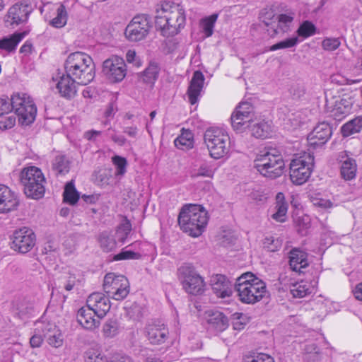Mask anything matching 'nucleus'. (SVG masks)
Instances as JSON below:
<instances>
[{
    "label": "nucleus",
    "mask_w": 362,
    "mask_h": 362,
    "mask_svg": "<svg viewBox=\"0 0 362 362\" xmlns=\"http://www.w3.org/2000/svg\"><path fill=\"white\" fill-rule=\"evenodd\" d=\"M155 24L163 36L177 35L185 24V13L182 6L171 1L157 4Z\"/></svg>",
    "instance_id": "1"
},
{
    "label": "nucleus",
    "mask_w": 362,
    "mask_h": 362,
    "mask_svg": "<svg viewBox=\"0 0 362 362\" xmlns=\"http://www.w3.org/2000/svg\"><path fill=\"white\" fill-rule=\"evenodd\" d=\"M65 74L78 84L87 85L95 77V64L92 58L82 52L70 54L64 62Z\"/></svg>",
    "instance_id": "2"
},
{
    "label": "nucleus",
    "mask_w": 362,
    "mask_h": 362,
    "mask_svg": "<svg viewBox=\"0 0 362 362\" xmlns=\"http://www.w3.org/2000/svg\"><path fill=\"white\" fill-rule=\"evenodd\" d=\"M235 289L239 300L245 304H255L266 294V284L252 273L247 272L236 279Z\"/></svg>",
    "instance_id": "3"
},
{
    "label": "nucleus",
    "mask_w": 362,
    "mask_h": 362,
    "mask_svg": "<svg viewBox=\"0 0 362 362\" xmlns=\"http://www.w3.org/2000/svg\"><path fill=\"white\" fill-rule=\"evenodd\" d=\"M207 222V212L202 206L197 204L184 206L178 216L181 229L192 237L199 236Z\"/></svg>",
    "instance_id": "4"
},
{
    "label": "nucleus",
    "mask_w": 362,
    "mask_h": 362,
    "mask_svg": "<svg viewBox=\"0 0 362 362\" xmlns=\"http://www.w3.org/2000/svg\"><path fill=\"white\" fill-rule=\"evenodd\" d=\"M284 165L281 155L273 148L261 150L254 160V168L263 176L272 179L282 175Z\"/></svg>",
    "instance_id": "5"
},
{
    "label": "nucleus",
    "mask_w": 362,
    "mask_h": 362,
    "mask_svg": "<svg viewBox=\"0 0 362 362\" xmlns=\"http://www.w3.org/2000/svg\"><path fill=\"white\" fill-rule=\"evenodd\" d=\"M20 182L27 197L39 199L44 197L46 180L40 168L35 166L24 168L20 173Z\"/></svg>",
    "instance_id": "6"
},
{
    "label": "nucleus",
    "mask_w": 362,
    "mask_h": 362,
    "mask_svg": "<svg viewBox=\"0 0 362 362\" xmlns=\"http://www.w3.org/2000/svg\"><path fill=\"white\" fill-rule=\"evenodd\" d=\"M204 139L212 158L218 159L228 153L230 139L221 129L209 128L204 133Z\"/></svg>",
    "instance_id": "7"
},
{
    "label": "nucleus",
    "mask_w": 362,
    "mask_h": 362,
    "mask_svg": "<svg viewBox=\"0 0 362 362\" xmlns=\"http://www.w3.org/2000/svg\"><path fill=\"white\" fill-rule=\"evenodd\" d=\"M11 106L21 125L28 126L33 123L37 115V107L30 96L26 94H14L11 97Z\"/></svg>",
    "instance_id": "8"
},
{
    "label": "nucleus",
    "mask_w": 362,
    "mask_h": 362,
    "mask_svg": "<svg viewBox=\"0 0 362 362\" xmlns=\"http://www.w3.org/2000/svg\"><path fill=\"white\" fill-rule=\"evenodd\" d=\"M178 277L184 290L191 295H201L204 291L203 278L190 264H185L178 269Z\"/></svg>",
    "instance_id": "9"
},
{
    "label": "nucleus",
    "mask_w": 362,
    "mask_h": 362,
    "mask_svg": "<svg viewBox=\"0 0 362 362\" xmlns=\"http://www.w3.org/2000/svg\"><path fill=\"white\" fill-rule=\"evenodd\" d=\"M295 18V13L289 11L281 13L275 16L272 11L262 13L260 18L262 23L267 27L269 35L274 37L279 32L283 33L291 30Z\"/></svg>",
    "instance_id": "10"
},
{
    "label": "nucleus",
    "mask_w": 362,
    "mask_h": 362,
    "mask_svg": "<svg viewBox=\"0 0 362 362\" xmlns=\"http://www.w3.org/2000/svg\"><path fill=\"white\" fill-rule=\"evenodd\" d=\"M314 164V157L310 153L293 158L290 163V178L297 185L305 183L310 177Z\"/></svg>",
    "instance_id": "11"
},
{
    "label": "nucleus",
    "mask_w": 362,
    "mask_h": 362,
    "mask_svg": "<svg viewBox=\"0 0 362 362\" xmlns=\"http://www.w3.org/2000/svg\"><path fill=\"white\" fill-rule=\"evenodd\" d=\"M151 26V18L149 15H136L127 25L124 30L125 37L131 42L141 41L148 35Z\"/></svg>",
    "instance_id": "12"
},
{
    "label": "nucleus",
    "mask_w": 362,
    "mask_h": 362,
    "mask_svg": "<svg viewBox=\"0 0 362 362\" xmlns=\"http://www.w3.org/2000/svg\"><path fill=\"white\" fill-rule=\"evenodd\" d=\"M103 290L116 300L124 299L129 293V283L123 275L108 273L104 277Z\"/></svg>",
    "instance_id": "13"
},
{
    "label": "nucleus",
    "mask_w": 362,
    "mask_h": 362,
    "mask_svg": "<svg viewBox=\"0 0 362 362\" xmlns=\"http://www.w3.org/2000/svg\"><path fill=\"white\" fill-rule=\"evenodd\" d=\"M11 247L22 254L30 252L35 245L36 237L34 232L26 227L13 232Z\"/></svg>",
    "instance_id": "14"
},
{
    "label": "nucleus",
    "mask_w": 362,
    "mask_h": 362,
    "mask_svg": "<svg viewBox=\"0 0 362 362\" xmlns=\"http://www.w3.org/2000/svg\"><path fill=\"white\" fill-rule=\"evenodd\" d=\"M103 72L112 82H119L127 74L126 64L122 58L112 57L103 62Z\"/></svg>",
    "instance_id": "15"
},
{
    "label": "nucleus",
    "mask_w": 362,
    "mask_h": 362,
    "mask_svg": "<svg viewBox=\"0 0 362 362\" xmlns=\"http://www.w3.org/2000/svg\"><path fill=\"white\" fill-rule=\"evenodd\" d=\"M86 305L100 319L103 318L110 309V301L107 296L100 292L91 293L87 298Z\"/></svg>",
    "instance_id": "16"
},
{
    "label": "nucleus",
    "mask_w": 362,
    "mask_h": 362,
    "mask_svg": "<svg viewBox=\"0 0 362 362\" xmlns=\"http://www.w3.org/2000/svg\"><path fill=\"white\" fill-rule=\"evenodd\" d=\"M30 13L28 4H16L10 7L5 16V23L6 26L18 25L27 21Z\"/></svg>",
    "instance_id": "17"
},
{
    "label": "nucleus",
    "mask_w": 362,
    "mask_h": 362,
    "mask_svg": "<svg viewBox=\"0 0 362 362\" xmlns=\"http://www.w3.org/2000/svg\"><path fill=\"white\" fill-rule=\"evenodd\" d=\"M332 134V127L327 122L317 124L308 136V141L310 146L316 148L327 143Z\"/></svg>",
    "instance_id": "18"
},
{
    "label": "nucleus",
    "mask_w": 362,
    "mask_h": 362,
    "mask_svg": "<svg viewBox=\"0 0 362 362\" xmlns=\"http://www.w3.org/2000/svg\"><path fill=\"white\" fill-rule=\"evenodd\" d=\"M147 339L151 344H161L168 338V329L160 322L148 324L145 327Z\"/></svg>",
    "instance_id": "19"
},
{
    "label": "nucleus",
    "mask_w": 362,
    "mask_h": 362,
    "mask_svg": "<svg viewBox=\"0 0 362 362\" xmlns=\"http://www.w3.org/2000/svg\"><path fill=\"white\" fill-rule=\"evenodd\" d=\"M37 330L39 332L42 331L50 346L58 348L63 344L62 334L54 324L42 322L39 325Z\"/></svg>",
    "instance_id": "20"
},
{
    "label": "nucleus",
    "mask_w": 362,
    "mask_h": 362,
    "mask_svg": "<svg viewBox=\"0 0 362 362\" xmlns=\"http://www.w3.org/2000/svg\"><path fill=\"white\" fill-rule=\"evenodd\" d=\"M204 79L202 71H196L194 72L187 92L189 102L191 105H194L198 102L204 86Z\"/></svg>",
    "instance_id": "21"
},
{
    "label": "nucleus",
    "mask_w": 362,
    "mask_h": 362,
    "mask_svg": "<svg viewBox=\"0 0 362 362\" xmlns=\"http://www.w3.org/2000/svg\"><path fill=\"white\" fill-rule=\"evenodd\" d=\"M96 314L90 308L82 307L78 310L77 320L78 323L85 329L93 330L100 325V319L95 317Z\"/></svg>",
    "instance_id": "22"
},
{
    "label": "nucleus",
    "mask_w": 362,
    "mask_h": 362,
    "mask_svg": "<svg viewBox=\"0 0 362 362\" xmlns=\"http://www.w3.org/2000/svg\"><path fill=\"white\" fill-rule=\"evenodd\" d=\"M288 259L290 268L296 272L302 273V269L308 266V254L297 247L288 252Z\"/></svg>",
    "instance_id": "23"
},
{
    "label": "nucleus",
    "mask_w": 362,
    "mask_h": 362,
    "mask_svg": "<svg viewBox=\"0 0 362 362\" xmlns=\"http://www.w3.org/2000/svg\"><path fill=\"white\" fill-rule=\"evenodd\" d=\"M76 84H78L76 81H74L72 77H69L68 74H64L57 83V88L61 96L71 99L77 93Z\"/></svg>",
    "instance_id": "24"
},
{
    "label": "nucleus",
    "mask_w": 362,
    "mask_h": 362,
    "mask_svg": "<svg viewBox=\"0 0 362 362\" xmlns=\"http://www.w3.org/2000/svg\"><path fill=\"white\" fill-rule=\"evenodd\" d=\"M211 288L218 298H224L231 294L230 282L224 275L217 274L214 276L211 280Z\"/></svg>",
    "instance_id": "25"
},
{
    "label": "nucleus",
    "mask_w": 362,
    "mask_h": 362,
    "mask_svg": "<svg viewBox=\"0 0 362 362\" xmlns=\"http://www.w3.org/2000/svg\"><path fill=\"white\" fill-rule=\"evenodd\" d=\"M71 161L65 155H58L52 161V172L56 177H63L71 168Z\"/></svg>",
    "instance_id": "26"
},
{
    "label": "nucleus",
    "mask_w": 362,
    "mask_h": 362,
    "mask_svg": "<svg viewBox=\"0 0 362 362\" xmlns=\"http://www.w3.org/2000/svg\"><path fill=\"white\" fill-rule=\"evenodd\" d=\"M206 320L209 325L217 331L225 330L228 325L227 317L219 311H208L206 313Z\"/></svg>",
    "instance_id": "27"
},
{
    "label": "nucleus",
    "mask_w": 362,
    "mask_h": 362,
    "mask_svg": "<svg viewBox=\"0 0 362 362\" xmlns=\"http://www.w3.org/2000/svg\"><path fill=\"white\" fill-rule=\"evenodd\" d=\"M3 189V194L6 193L4 197H1L0 213H7L14 210L18 206L19 202L17 197L7 186L1 187Z\"/></svg>",
    "instance_id": "28"
},
{
    "label": "nucleus",
    "mask_w": 362,
    "mask_h": 362,
    "mask_svg": "<svg viewBox=\"0 0 362 362\" xmlns=\"http://www.w3.org/2000/svg\"><path fill=\"white\" fill-rule=\"evenodd\" d=\"M25 36V33H16L0 40V49L8 52L15 51L18 43Z\"/></svg>",
    "instance_id": "29"
},
{
    "label": "nucleus",
    "mask_w": 362,
    "mask_h": 362,
    "mask_svg": "<svg viewBox=\"0 0 362 362\" xmlns=\"http://www.w3.org/2000/svg\"><path fill=\"white\" fill-rule=\"evenodd\" d=\"M252 136L256 138L264 139L269 136L272 132L271 125L264 120L255 121L249 128Z\"/></svg>",
    "instance_id": "30"
},
{
    "label": "nucleus",
    "mask_w": 362,
    "mask_h": 362,
    "mask_svg": "<svg viewBox=\"0 0 362 362\" xmlns=\"http://www.w3.org/2000/svg\"><path fill=\"white\" fill-rule=\"evenodd\" d=\"M357 165L356 160L351 158H346L341 161L340 173L342 178L345 180H351L356 177Z\"/></svg>",
    "instance_id": "31"
},
{
    "label": "nucleus",
    "mask_w": 362,
    "mask_h": 362,
    "mask_svg": "<svg viewBox=\"0 0 362 362\" xmlns=\"http://www.w3.org/2000/svg\"><path fill=\"white\" fill-rule=\"evenodd\" d=\"M276 211L272 216V218L278 222H284L286 221V213L288 210V204L284 201V195L281 192H279L276 197Z\"/></svg>",
    "instance_id": "32"
},
{
    "label": "nucleus",
    "mask_w": 362,
    "mask_h": 362,
    "mask_svg": "<svg viewBox=\"0 0 362 362\" xmlns=\"http://www.w3.org/2000/svg\"><path fill=\"white\" fill-rule=\"evenodd\" d=\"M245 117L232 114L230 117L231 125L237 132L240 133L245 132L247 129H249L252 123L254 122V117H248V119Z\"/></svg>",
    "instance_id": "33"
},
{
    "label": "nucleus",
    "mask_w": 362,
    "mask_h": 362,
    "mask_svg": "<svg viewBox=\"0 0 362 362\" xmlns=\"http://www.w3.org/2000/svg\"><path fill=\"white\" fill-rule=\"evenodd\" d=\"M362 129V116H358L346 122L341 127V134L344 136H349L359 132Z\"/></svg>",
    "instance_id": "34"
},
{
    "label": "nucleus",
    "mask_w": 362,
    "mask_h": 362,
    "mask_svg": "<svg viewBox=\"0 0 362 362\" xmlns=\"http://www.w3.org/2000/svg\"><path fill=\"white\" fill-rule=\"evenodd\" d=\"M79 198V193L75 188L74 181L71 180L65 185L63 193L64 202L74 205L78 201Z\"/></svg>",
    "instance_id": "35"
},
{
    "label": "nucleus",
    "mask_w": 362,
    "mask_h": 362,
    "mask_svg": "<svg viewBox=\"0 0 362 362\" xmlns=\"http://www.w3.org/2000/svg\"><path fill=\"white\" fill-rule=\"evenodd\" d=\"M282 245V240L274 235H266L262 240V247L268 252H276Z\"/></svg>",
    "instance_id": "36"
},
{
    "label": "nucleus",
    "mask_w": 362,
    "mask_h": 362,
    "mask_svg": "<svg viewBox=\"0 0 362 362\" xmlns=\"http://www.w3.org/2000/svg\"><path fill=\"white\" fill-rule=\"evenodd\" d=\"M304 360L308 362H316L320 359V349L314 343L305 344L303 347Z\"/></svg>",
    "instance_id": "37"
},
{
    "label": "nucleus",
    "mask_w": 362,
    "mask_h": 362,
    "mask_svg": "<svg viewBox=\"0 0 362 362\" xmlns=\"http://www.w3.org/2000/svg\"><path fill=\"white\" fill-rule=\"evenodd\" d=\"M158 76V68L156 64H151L143 72L140 79L149 84H153Z\"/></svg>",
    "instance_id": "38"
},
{
    "label": "nucleus",
    "mask_w": 362,
    "mask_h": 362,
    "mask_svg": "<svg viewBox=\"0 0 362 362\" xmlns=\"http://www.w3.org/2000/svg\"><path fill=\"white\" fill-rule=\"evenodd\" d=\"M112 178V172L107 169H100L93 174V180L98 185L105 186L110 183Z\"/></svg>",
    "instance_id": "39"
},
{
    "label": "nucleus",
    "mask_w": 362,
    "mask_h": 362,
    "mask_svg": "<svg viewBox=\"0 0 362 362\" xmlns=\"http://www.w3.org/2000/svg\"><path fill=\"white\" fill-rule=\"evenodd\" d=\"M67 22V12L65 6L62 4L57 9V16L50 21L49 24L56 28H63Z\"/></svg>",
    "instance_id": "40"
},
{
    "label": "nucleus",
    "mask_w": 362,
    "mask_h": 362,
    "mask_svg": "<svg viewBox=\"0 0 362 362\" xmlns=\"http://www.w3.org/2000/svg\"><path fill=\"white\" fill-rule=\"evenodd\" d=\"M119 333V323L115 319H108L103 326V334L106 338H112Z\"/></svg>",
    "instance_id": "41"
},
{
    "label": "nucleus",
    "mask_w": 362,
    "mask_h": 362,
    "mask_svg": "<svg viewBox=\"0 0 362 362\" xmlns=\"http://www.w3.org/2000/svg\"><path fill=\"white\" fill-rule=\"evenodd\" d=\"M86 362H109L105 355L99 350L95 349H88L84 354Z\"/></svg>",
    "instance_id": "42"
},
{
    "label": "nucleus",
    "mask_w": 362,
    "mask_h": 362,
    "mask_svg": "<svg viewBox=\"0 0 362 362\" xmlns=\"http://www.w3.org/2000/svg\"><path fill=\"white\" fill-rule=\"evenodd\" d=\"M233 114L245 117V119H248V117H255L254 107L247 102H243L240 103Z\"/></svg>",
    "instance_id": "43"
},
{
    "label": "nucleus",
    "mask_w": 362,
    "mask_h": 362,
    "mask_svg": "<svg viewBox=\"0 0 362 362\" xmlns=\"http://www.w3.org/2000/svg\"><path fill=\"white\" fill-rule=\"evenodd\" d=\"M175 146L180 149H188L193 146V139L191 133L182 134L174 141Z\"/></svg>",
    "instance_id": "44"
},
{
    "label": "nucleus",
    "mask_w": 362,
    "mask_h": 362,
    "mask_svg": "<svg viewBox=\"0 0 362 362\" xmlns=\"http://www.w3.org/2000/svg\"><path fill=\"white\" fill-rule=\"evenodd\" d=\"M316 27L310 21H305L301 23L297 30L299 36L307 38L315 34Z\"/></svg>",
    "instance_id": "45"
},
{
    "label": "nucleus",
    "mask_w": 362,
    "mask_h": 362,
    "mask_svg": "<svg viewBox=\"0 0 362 362\" xmlns=\"http://www.w3.org/2000/svg\"><path fill=\"white\" fill-rule=\"evenodd\" d=\"M99 242L103 251L107 252L113 250L117 246L115 240L106 233L100 235Z\"/></svg>",
    "instance_id": "46"
},
{
    "label": "nucleus",
    "mask_w": 362,
    "mask_h": 362,
    "mask_svg": "<svg viewBox=\"0 0 362 362\" xmlns=\"http://www.w3.org/2000/svg\"><path fill=\"white\" fill-rule=\"evenodd\" d=\"M290 292L293 297L300 298L306 296L310 293L308 286L302 282L293 285Z\"/></svg>",
    "instance_id": "47"
},
{
    "label": "nucleus",
    "mask_w": 362,
    "mask_h": 362,
    "mask_svg": "<svg viewBox=\"0 0 362 362\" xmlns=\"http://www.w3.org/2000/svg\"><path fill=\"white\" fill-rule=\"evenodd\" d=\"M218 14H212L202 21V28L206 37H210L214 32V24L217 20Z\"/></svg>",
    "instance_id": "48"
},
{
    "label": "nucleus",
    "mask_w": 362,
    "mask_h": 362,
    "mask_svg": "<svg viewBox=\"0 0 362 362\" xmlns=\"http://www.w3.org/2000/svg\"><path fill=\"white\" fill-rule=\"evenodd\" d=\"M298 42V37H293L288 39H286L284 40H282L281 42H279L274 45H273L270 47L271 51H275L280 49H286V48H291L293 47H295Z\"/></svg>",
    "instance_id": "49"
},
{
    "label": "nucleus",
    "mask_w": 362,
    "mask_h": 362,
    "mask_svg": "<svg viewBox=\"0 0 362 362\" xmlns=\"http://www.w3.org/2000/svg\"><path fill=\"white\" fill-rule=\"evenodd\" d=\"M247 322V317L243 313H235L232 315V325L235 330H242Z\"/></svg>",
    "instance_id": "50"
},
{
    "label": "nucleus",
    "mask_w": 362,
    "mask_h": 362,
    "mask_svg": "<svg viewBox=\"0 0 362 362\" xmlns=\"http://www.w3.org/2000/svg\"><path fill=\"white\" fill-rule=\"evenodd\" d=\"M141 255L139 252L122 250L119 253L114 256L113 259L115 261L124 259H139L141 258Z\"/></svg>",
    "instance_id": "51"
},
{
    "label": "nucleus",
    "mask_w": 362,
    "mask_h": 362,
    "mask_svg": "<svg viewBox=\"0 0 362 362\" xmlns=\"http://www.w3.org/2000/svg\"><path fill=\"white\" fill-rule=\"evenodd\" d=\"M112 161L116 167V175H123L126 172L127 160L123 157L115 156L112 158Z\"/></svg>",
    "instance_id": "52"
},
{
    "label": "nucleus",
    "mask_w": 362,
    "mask_h": 362,
    "mask_svg": "<svg viewBox=\"0 0 362 362\" xmlns=\"http://www.w3.org/2000/svg\"><path fill=\"white\" fill-rule=\"evenodd\" d=\"M341 42L339 38L327 37L323 40L322 47L325 50L334 51L339 48Z\"/></svg>",
    "instance_id": "53"
},
{
    "label": "nucleus",
    "mask_w": 362,
    "mask_h": 362,
    "mask_svg": "<svg viewBox=\"0 0 362 362\" xmlns=\"http://www.w3.org/2000/svg\"><path fill=\"white\" fill-rule=\"evenodd\" d=\"M41 322L36 323L37 327L35 329V334L32 336V337L30 339V346L33 348H37L40 347L43 341V334L42 331L39 332L37 330L39 325Z\"/></svg>",
    "instance_id": "54"
},
{
    "label": "nucleus",
    "mask_w": 362,
    "mask_h": 362,
    "mask_svg": "<svg viewBox=\"0 0 362 362\" xmlns=\"http://www.w3.org/2000/svg\"><path fill=\"white\" fill-rule=\"evenodd\" d=\"M245 362H275L273 357L264 354L258 353L251 357L247 358Z\"/></svg>",
    "instance_id": "55"
},
{
    "label": "nucleus",
    "mask_w": 362,
    "mask_h": 362,
    "mask_svg": "<svg viewBox=\"0 0 362 362\" xmlns=\"http://www.w3.org/2000/svg\"><path fill=\"white\" fill-rule=\"evenodd\" d=\"M214 172L211 168L206 165H203L199 168L197 172L193 173L192 177H197L202 176L206 177H212L214 176Z\"/></svg>",
    "instance_id": "56"
},
{
    "label": "nucleus",
    "mask_w": 362,
    "mask_h": 362,
    "mask_svg": "<svg viewBox=\"0 0 362 362\" xmlns=\"http://www.w3.org/2000/svg\"><path fill=\"white\" fill-rule=\"evenodd\" d=\"M298 233L301 235H305L307 230L310 228V221L308 217L298 218L297 220Z\"/></svg>",
    "instance_id": "57"
},
{
    "label": "nucleus",
    "mask_w": 362,
    "mask_h": 362,
    "mask_svg": "<svg viewBox=\"0 0 362 362\" xmlns=\"http://www.w3.org/2000/svg\"><path fill=\"white\" fill-rule=\"evenodd\" d=\"M16 124V117L10 115L0 120V129L6 130L11 129Z\"/></svg>",
    "instance_id": "58"
},
{
    "label": "nucleus",
    "mask_w": 362,
    "mask_h": 362,
    "mask_svg": "<svg viewBox=\"0 0 362 362\" xmlns=\"http://www.w3.org/2000/svg\"><path fill=\"white\" fill-rule=\"evenodd\" d=\"M12 110L11 99L8 100V98H0V117L6 113H8Z\"/></svg>",
    "instance_id": "59"
},
{
    "label": "nucleus",
    "mask_w": 362,
    "mask_h": 362,
    "mask_svg": "<svg viewBox=\"0 0 362 362\" xmlns=\"http://www.w3.org/2000/svg\"><path fill=\"white\" fill-rule=\"evenodd\" d=\"M127 61L129 63H132L134 66L139 67L141 64V60L136 56V54L133 50H129L126 54Z\"/></svg>",
    "instance_id": "60"
},
{
    "label": "nucleus",
    "mask_w": 362,
    "mask_h": 362,
    "mask_svg": "<svg viewBox=\"0 0 362 362\" xmlns=\"http://www.w3.org/2000/svg\"><path fill=\"white\" fill-rule=\"evenodd\" d=\"M76 281L77 280L76 276L74 274H69L66 280V282L64 283V288L66 291H71L76 285Z\"/></svg>",
    "instance_id": "61"
},
{
    "label": "nucleus",
    "mask_w": 362,
    "mask_h": 362,
    "mask_svg": "<svg viewBox=\"0 0 362 362\" xmlns=\"http://www.w3.org/2000/svg\"><path fill=\"white\" fill-rule=\"evenodd\" d=\"M99 199V197L98 195L95 194H90V195H86L83 194L81 197V202H83L86 204H95Z\"/></svg>",
    "instance_id": "62"
},
{
    "label": "nucleus",
    "mask_w": 362,
    "mask_h": 362,
    "mask_svg": "<svg viewBox=\"0 0 362 362\" xmlns=\"http://www.w3.org/2000/svg\"><path fill=\"white\" fill-rule=\"evenodd\" d=\"M109 362H132L131 358L124 355L116 354L114 355Z\"/></svg>",
    "instance_id": "63"
},
{
    "label": "nucleus",
    "mask_w": 362,
    "mask_h": 362,
    "mask_svg": "<svg viewBox=\"0 0 362 362\" xmlns=\"http://www.w3.org/2000/svg\"><path fill=\"white\" fill-rule=\"evenodd\" d=\"M291 93L295 98H299L304 94V89L300 86H293L291 89Z\"/></svg>",
    "instance_id": "64"
}]
</instances>
